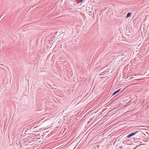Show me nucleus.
I'll list each match as a JSON object with an SVG mask.
<instances>
[{
    "instance_id": "nucleus-1",
    "label": "nucleus",
    "mask_w": 149,
    "mask_h": 149,
    "mask_svg": "<svg viewBox=\"0 0 149 149\" xmlns=\"http://www.w3.org/2000/svg\"><path fill=\"white\" fill-rule=\"evenodd\" d=\"M137 133V132H133V133H131L130 134L127 135V138H129L130 137H131L132 136L135 134Z\"/></svg>"
},
{
    "instance_id": "nucleus-2",
    "label": "nucleus",
    "mask_w": 149,
    "mask_h": 149,
    "mask_svg": "<svg viewBox=\"0 0 149 149\" xmlns=\"http://www.w3.org/2000/svg\"><path fill=\"white\" fill-rule=\"evenodd\" d=\"M120 89H119V90L116 91L114 92H113V95H114L115 94H116L117 93H118L120 91Z\"/></svg>"
},
{
    "instance_id": "nucleus-3",
    "label": "nucleus",
    "mask_w": 149,
    "mask_h": 149,
    "mask_svg": "<svg viewBox=\"0 0 149 149\" xmlns=\"http://www.w3.org/2000/svg\"><path fill=\"white\" fill-rule=\"evenodd\" d=\"M131 13H128L127 15L126 16V17L128 18V17H129L130 16Z\"/></svg>"
},
{
    "instance_id": "nucleus-4",
    "label": "nucleus",
    "mask_w": 149,
    "mask_h": 149,
    "mask_svg": "<svg viewBox=\"0 0 149 149\" xmlns=\"http://www.w3.org/2000/svg\"><path fill=\"white\" fill-rule=\"evenodd\" d=\"M83 1V0H80V2H81L82 1Z\"/></svg>"
}]
</instances>
